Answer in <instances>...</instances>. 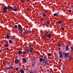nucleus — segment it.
<instances>
[{"label": "nucleus", "instance_id": "a211bd4d", "mask_svg": "<svg viewBox=\"0 0 73 73\" xmlns=\"http://www.w3.org/2000/svg\"><path fill=\"white\" fill-rule=\"evenodd\" d=\"M39 61L40 62H41L42 61H43V59L42 58H40L39 59Z\"/></svg>", "mask_w": 73, "mask_h": 73}, {"label": "nucleus", "instance_id": "f704fd0d", "mask_svg": "<svg viewBox=\"0 0 73 73\" xmlns=\"http://www.w3.org/2000/svg\"><path fill=\"white\" fill-rule=\"evenodd\" d=\"M5 47H8V44L5 45Z\"/></svg>", "mask_w": 73, "mask_h": 73}, {"label": "nucleus", "instance_id": "aec40b11", "mask_svg": "<svg viewBox=\"0 0 73 73\" xmlns=\"http://www.w3.org/2000/svg\"><path fill=\"white\" fill-rule=\"evenodd\" d=\"M72 59V56H70L69 57V61H70Z\"/></svg>", "mask_w": 73, "mask_h": 73}, {"label": "nucleus", "instance_id": "8fccbe9b", "mask_svg": "<svg viewBox=\"0 0 73 73\" xmlns=\"http://www.w3.org/2000/svg\"><path fill=\"white\" fill-rule=\"evenodd\" d=\"M21 2H22V3H23V1H21Z\"/></svg>", "mask_w": 73, "mask_h": 73}, {"label": "nucleus", "instance_id": "ea45409f", "mask_svg": "<svg viewBox=\"0 0 73 73\" xmlns=\"http://www.w3.org/2000/svg\"><path fill=\"white\" fill-rule=\"evenodd\" d=\"M46 27H49V25H46Z\"/></svg>", "mask_w": 73, "mask_h": 73}, {"label": "nucleus", "instance_id": "7ed1b4c3", "mask_svg": "<svg viewBox=\"0 0 73 73\" xmlns=\"http://www.w3.org/2000/svg\"><path fill=\"white\" fill-rule=\"evenodd\" d=\"M7 7L6 6L3 9V12L5 13H7Z\"/></svg>", "mask_w": 73, "mask_h": 73}, {"label": "nucleus", "instance_id": "6e6552de", "mask_svg": "<svg viewBox=\"0 0 73 73\" xmlns=\"http://www.w3.org/2000/svg\"><path fill=\"white\" fill-rule=\"evenodd\" d=\"M58 23L59 24H61V25H64V23L63 22H62V21H58Z\"/></svg>", "mask_w": 73, "mask_h": 73}, {"label": "nucleus", "instance_id": "c03bdc74", "mask_svg": "<svg viewBox=\"0 0 73 73\" xmlns=\"http://www.w3.org/2000/svg\"><path fill=\"white\" fill-rule=\"evenodd\" d=\"M63 70H64L65 69V68L64 67H63Z\"/></svg>", "mask_w": 73, "mask_h": 73}, {"label": "nucleus", "instance_id": "de8ad7c7", "mask_svg": "<svg viewBox=\"0 0 73 73\" xmlns=\"http://www.w3.org/2000/svg\"><path fill=\"white\" fill-rule=\"evenodd\" d=\"M71 49H72V50H73V48H71Z\"/></svg>", "mask_w": 73, "mask_h": 73}, {"label": "nucleus", "instance_id": "09e8293b", "mask_svg": "<svg viewBox=\"0 0 73 73\" xmlns=\"http://www.w3.org/2000/svg\"><path fill=\"white\" fill-rule=\"evenodd\" d=\"M4 64L5 65V62H4Z\"/></svg>", "mask_w": 73, "mask_h": 73}, {"label": "nucleus", "instance_id": "a18cd8bd", "mask_svg": "<svg viewBox=\"0 0 73 73\" xmlns=\"http://www.w3.org/2000/svg\"><path fill=\"white\" fill-rule=\"evenodd\" d=\"M41 20H42V21H44V19H41Z\"/></svg>", "mask_w": 73, "mask_h": 73}, {"label": "nucleus", "instance_id": "79ce46f5", "mask_svg": "<svg viewBox=\"0 0 73 73\" xmlns=\"http://www.w3.org/2000/svg\"><path fill=\"white\" fill-rule=\"evenodd\" d=\"M46 36H43V38H45V37H46Z\"/></svg>", "mask_w": 73, "mask_h": 73}, {"label": "nucleus", "instance_id": "9b49d317", "mask_svg": "<svg viewBox=\"0 0 73 73\" xmlns=\"http://www.w3.org/2000/svg\"><path fill=\"white\" fill-rule=\"evenodd\" d=\"M23 52L21 51H19L18 52L19 54H23Z\"/></svg>", "mask_w": 73, "mask_h": 73}, {"label": "nucleus", "instance_id": "3c124183", "mask_svg": "<svg viewBox=\"0 0 73 73\" xmlns=\"http://www.w3.org/2000/svg\"><path fill=\"white\" fill-rule=\"evenodd\" d=\"M11 39L12 40H13V38H11Z\"/></svg>", "mask_w": 73, "mask_h": 73}, {"label": "nucleus", "instance_id": "f3484780", "mask_svg": "<svg viewBox=\"0 0 73 73\" xmlns=\"http://www.w3.org/2000/svg\"><path fill=\"white\" fill-rule=\"evenodd\" d=\"M20 72L21 73H24V70H23V69H22L21 70Z\"/></svg>", "mask_w": 73, "mask_h": 73}, {"label": "nucleus", "instance_id": "cd10ccee", "mask_svg": "<svg viewBox=\"0 0 73 73\" xmlns=\"http://www.w3.org/2000/svg\"><path fill=\"white\" fill-rule=\"evenodd\" d=\"M27 52H29V51H30V50L29 49H27Z\"/></svg>", "mask_w": 73, "mask_h": 73}, {"label": "nucleus", "instance_id": "423d86ee", "mask_svg": "<svg viewBox=\"0 0 73 73\" xmlns=\"http://www.w3.org/2000/svg\"><path fill=\"white\" fill-rule=\"evenodd\" d=\"M20 62V60L19 59H17L15 60V64H18Z\"/></svg>", "mask_w": 73, "mask_h": 73}, {"label": "nucleus", "instance_id": "20e7f679", "mask_svg": "<svg viewBox=\"0 0 73 73\" xmlns=\"http://www.w3.org/2000/svg\"><path fill=\"white\" fill-rule=\"evenodd\" d=\"M11 10H13V11L15 12H17V9L15 7H12Z\"/></svg>", "mask_w": 73, "mask_h": 73}, {"label": "nucleus", "instance_id": "f8f14e48", "mask_svg": "<svg viewBox=\"0 0 73 73\" xmlns=\"http://www.w3.org/2000/svg\"><path fill=\"white\" fill-rule=\"evenodd\" d=\"M59 57L60 58H64V55H63L62 54L61 55H60Z\"/></svg>", "mask_w": 73, "mask_h": 73}, {"label": "nucleus", "instance_id": "f03ea898", "mask_svg": "<svg viewBox=\"0 0 73 73\" xmlns=\"http://www.w3.org/2000/svg\"><path fill=\"white\" fill-rule=\"evenodd\" d=\"M33 47L32 46L30 45L29 47V49H30V52H32Z\"/></svg>", "mask_w": 73, "mask_h": 73}, {"label": "nucleus", "instance_id": "72a5a7b5", "mask_svg": "<svg viewBox=\"0 0 73 73\" xmlns=\"http://www.w3.org/2000/svg\"><path fill=\"white\" fill-rule=\"evenodd\" d=\"M58 46H59V47H61V45L60 44H58Z\"/></svg>", "mask_w": 73, "mask_h": 73}, {"label": "nucleus", "instance_id": "4468645a", "mask_svg": "<svg viewBox=\"0 0 73 73\" xmlns=\"http://www.w3.org/2000/svg\"><path fill=\"white\" fill-rule=\"evenodd\" d=\"M7 9H12V7H11L9 6H7Z\"/></svg>", "mask_w": 73, "mask_h": 73}, {"label": "nucleus", "instance_id": "4be33fe9", "mask_svg": "<svg viewBox=\"0 0 73 73\" xmlns=\"http://www.w3.org/2000/svg\"><path fill=\"white\" fill-rule=\"evenodd\" d=\"M62 51H61L59 52V54L60 55L62 54Z\"/></svg>", "mask_w": 73, "mask_h": 73}, {"label": "nucleus", "instance_id": "c756f323", "mask_svg": "<svg viewBox=\"0 0 73 73\" xmlns=\"http://www.w3.org/2000/svg\"><path fill=\"white\" fill-rule=\"evenodd\" d=\"M61 29H62V30H63V31L65 30V29H64V28L63 27H61Z\"/></svg>", "mask_w": 73, "mask_h": 73}, {"label": "nucleus", "instance_id": "393cba45", "mask_svg": "<svg viewBox=\"0 0 73 73\" xmlns=\"http://www.w3.org/2000/svg\"><path fill=\"white\" fill-rule=\"evenodd\" d=\"M48 32H46L45 33V35H46V36H47V35H48Z\"/></svg>", "mask_w": 73, "mask_h": 73}, {"label": "nucleus", "instance_id": "2eb2a0df", "mask_svg": "<svg viewBox=\"0 0 73 73\" xmlns=\"http://www.w3.org/2000/svg\"><path fill=\"white\" fill-rule=\"evenodd\" d=\"M6 36L7 37V39H9V38H10V36H9V34H7V35Z\"/></svg>", "mask_w": 73, "mask_h": 73}, {"label": "nucleus", "instance_id": "5701e85b", "mask_svg": "<svg viewBox=\"0 0 73 73\" xmlns=\"http://www.w3.org/2000/svg\"><path fill=\"white\" fill-rule=\"evenodd\" d=\"M14 27L15 29H17V25H15L14 26Z\"/></svg>", "mask_w": 73, "mask_h": 73}, {"label": "nucleus", "instance_id": "bb28decb", "mask_svg": "<svg viewBox=\"0 0 73 73\" xmlns=\"http://www.w3.org/2000/svg\"><path fill=\"white\" fill-rule=\"evenodd\" d=\"M9 67L10 69H13V68L12 67V66H10Z\"/></svg>", "mask_w": 73, "mask_h": 73}, {"label": "nucleus", "instance_id": "7c9ffc66", "mask_svg": "<svg viewBox=\"0 0 73 73\" xmlns=\"http://www.w3.org/2000/svg\"><path fill=\"white\" fill-rule=\"evenodd\" d=\"M23 53L24 54H27V53L26 52H25L24 51Z\"/></svg>", "mask_w": 73, "mask_h": 73}, {"label": "nucleus", "instance_id": "0eeeda50", "mask_svg": "<svg viewBox=\"0 0 73 73\" xmlns=\"http://www.w3.org/2000/svg\"><path fill=\"white\" fill-rule=\"evenodd\" d=\"M69 55V53H66L65 54V55L64 56V58L65 59H66V57H68Z\"/></svg>", "mask_w": 73, "mask_h": 73}, {"label": "nucleus", "instance_id": "9d476101", "mask_svg": "<svg viewBox=\"0 0 73 73\" xmlns=\"http://www.w3.org/2000/svg\"><path fill=\"white\" fill-rule=\"evenodd\" d=\"M66 50H69V46L68 45H67L66 47Z\"/></svg>", "mask_w": 73, "mask_h": 73}, {"label": "nucleus", "instance_id": "f257e3e1", "mask_svg": "<svg viewBox=\"0 0 73 73\" xmlns=\"http://www.w3.org/2000/svg\"><path fill=\"white\" fill-rule=\"evenodd\" d=\"M18 28L19 29V32L20 34L23 33V28L20 25H18Z\"/></svg>", "mask_w": 73, "mask_h": 73}, {"label": "nucleus", "instance_id": "dca6fc26", "mask_svg": "<svg viewBox=\"0 0 73 73\" xmlns=\"http://www.w3.org/2000/svg\"><path fill=\"white\" fill-rule=\"evenodd\" d=\"M53 15L54 16H58V13H54Z\"/></svg>", "mask_w": 73, "mask_h": 73}, {"label": "nucleus", "instance_id": "39448f33", "mask_svg": "<svg viewBox=\"0 0 73 73\" xmlns=\"http://www.w3.org/2000/svg\"><path fill=\"white\" fill-rule=\"evenodd\" d=\"M48 62V59L47 58H44L43 61L42 62L44 64L45 63H46V62Z\"/></svg>", "mask_w": 73, "mask_h": 73}, {"label": "nucleus", "instance_id": "c9c22d12", "mask_svg": "<svg viewBox=\"0 0 73 73\" xmlns=\"http://www.w3.org/2000/svg\"><path fill=\"white\" fill-rule=\"evenodd\" d=\"M16 70L17 71H18L19 70V68H16Z\"/></svg>", "mask_w": 73, "mask_h": 73}, {"label": "nucleus", "instance_id": "473e14b6", "mask_svg": "<svg viewBox=\"0 0 73 73\" xmlns=\"http://www.w3.org/2000/svg\"><path fill=\"white\" fill-rule=\"evenodd\" d=\"M46 24H49L50 23L49 22L47 21V22H46Z\"/></svg>", "mask_w": 73, "mask_h": 73}, {"label": "nucleus", "instance_id": "412c9836", "mask_svg": "<svg viewBox=\"0 0 73 73\" xmlns=\"http://www.w3.org/2000/svg\"><path fill=\"white\" fill-rule=\"evenodd\" d=\"M9 42L10 43H13V41H12L11 40H9Z\"/></svg>", "mask_w": 73, "mask_h": 73}, {"label": "nucleus", "instance_id": "6ab92c4d", "mask_svg": "<svg viewBox=\"0 0 73 73\" xmlns=\"http://www.w3.org/2000/svg\"><path fill=\"white\" fill-rule=\"evenodd\" d=\"M52 54L50 53H48L47 54V55L48 56H50Z\"/></svg>", "mask_w": 73, "mask_h": 73}, {"label": "nucleus", "instance_id": "b1692460", "mask_svg": "<svg viewBox=\"0 0 73 73\" xmlns=\"http://www.w3.org/2000/svg\"><path fill=\"white\" fill-rule=\"evenodd\" d=\"M27 32H28V33H30V34L31 33V31H27Z\"/></svg>", "mask_w": 73, "mask_h": 73}, {"label": "nucleus", "instance_id": "ddd939ff", "mask_svg": "<svg viewBox=\"0 0 73 73\" xmlns=\"http://www.w3.org/2000/svg\"><path fill=\"white\" fill-rule=\"evenodd\" d=\"M22 60L23 62H27V60L26 59L24 58H23L22 59Z\"/></svg>", "mask_w": 73, "mask_h": 73}, {"label": "nucleus", "instance_id": "4c0bfd02", "mask_svg": "<svg viewBox=\"0 0 73 73\" xmlns=\"http://www.w3.org/2000/svg\"><path fill=\"white\" fill-rule=\"evenodd\" d=\"M28 32V31H27V32H25V33H26V34H27V32Z\"/></svg>", "mask_w": 73, "mask_h": 73}, {"label": "nucleus", "instance_id": "c85d7f7f", "mask_svg": "<svg viewBox=\"0 0 73 73\" xmlns=\"http://www.w3.org/2000/svg\"><path fill=\"white\" fill-rule=\"evenodd\" d=\"M43 17H45L46 16V14H45V13H43Z\"/></svg>", "mask_w": 73, "mask_h": 73}, {"label": "nucleus", "instance_id": "49530a36", "mask_svg": "<svg viewBox=\"0 0 73 73\" xmlns=\"http://www.w3.org/2000/svg\"><path fill=\"white\" fill-rule=\"evenodd\" d=\"M1 52V50H0V53Z\"/></svg>", "mask_w": 73, "mask_h": 73}, {"label": "nucleus", "instance_id": "37998d69", "mask_svg": "<svg viewBox=\"0 0 73 73\" xmlns=\"http://www.w3.org/2000/svg\"><path fill=\"white\" fill-rule=\"evenodd\" d=\"M6 49H7V50H8V49H9V48H7Z\"/></svg>", "mask_w": 73, "mask_h": 73}, {"label": "nucleus", "instance_id": "58836bf2", "mask_svg": "<svg viewBox=\"0 0 73 73\" xmlns=\"http://www.w3.org/2000/svg\"><path fill=\"white\" fill-rule=\"evenodd\" d=\"M61 50V48H58V50Z\"/></svg>", "mask_w": 73, "mask_h": 73}, {"label": "nucleus", "instance_id": "a19ab883", "mask_svg": "<svg viewBox=\"0 0 73 73\" xmlns=\"http://www.w3.org/2000/svg\"><path fill=\"white\" fill-rule=\"evenodd\" d=\"M28 2H29V0H26Z\"/></svg>", "mask_w": 73, "mask_h": 73}, {"label": "nucleus", "instance_id": "2f4dec72", "mask_svg": "<svg viewBox=\"0 0 73 73\" xmlns=\"http://www.w3.org/2000/svg\"><path fill=\"white\" fill-rule=\"evenodd\" d=\"M68 11L69 12H72V10L71 9H70L68 10Z\"/></svg>", "mask_w": 73, "mask_h": 73}, {"label": "nucleus", "instance_id": "e433bc0d", "mask_svg": "<svg viewBox=\"0 0 73 73\" xmlns=\"http://www.w3.org/2000/svg\"><path fill=\"white\" fill-rule=\"evenodd\" d=\"M30 73H34V72H33V71H30Z\"/></svg>", "mask_w": 73, "mask_h": 73}, {"label": "nucleus", "instance_id": "a878e982", "mask_svg": "<svg viewBox=\"0 0 73 73\" xmlns=\"http://www.w3.org/2000/svg\"><path fill=\"white\" fill-rule=\"evenodd\" d=\"M32 66L33 67H34L35 66V63H33L32 64Z\"/></svg>", "mask_w": 73, "mask_h": 73}, {"label": "nucleus", "instance_id": "1a4fd4ad", "mask_svg": "<svg viewBox=\"0 0 73 73\" xmlns=\"http://www.w3.org/2000/svg\"><path fill=\"white\" fill-rule=\"evenodd\" d=\"M47 37L48 38H51V36L50 34H49L47 35Z\"/></svg>", "mask_w": 73, "mask_h": 73}]
</instances>
